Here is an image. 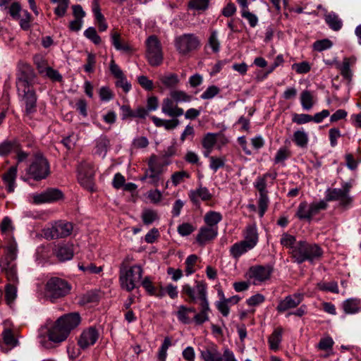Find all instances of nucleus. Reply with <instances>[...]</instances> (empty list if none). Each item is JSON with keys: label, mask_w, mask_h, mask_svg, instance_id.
Masks as SVG:
<instances>
[{"label": "nucleus", "mask_w": 361, "mask_h": 361, "mask_svg": "<svg viewBox=\"0 0 361 361\" xmlns=\"http://www.w3.org/2000/svg\"><path fill=\"white\" fill-rule=\"evenodd\" d=\"M80 316L78 312H72L59 317L48 331L49 340L54 343L65 341L71 331L80 323Z\"/></svg>", "instance_id": "1"}, {"label": "nucleus", "mask_w": 361, "mask_h": 361, "mask_svg": "<svg viewBox=\"0 0 361 361\" xmlns=\"http://www.w3.org/2000/svg\"><path fill=\"white\" fill-rule=\"evenodd\" d=\"M323 253V250L319 245L309 243L306 240H300L293 251V258L298 264H302L305 261L312 264L319 260Z\"/></svg>", "instance_id": "2"}, {"label": "nucleus", "mask_w": 361, "mask_h": 361, "mask_svg": "<svg viewBox=\"0 0 361 361\" xmlns=\"http://www.w3.org/2000/svg\"><path fill=\"white\" fill-rule=\"evenodd\" d=\"M141 266L135 264L127 266L123 262L119 269V282L122 289L131 292L139 287L142 276Z\"/></svg>", "instance_id": "3"}, {"label": "nucleus", "mask_w": 361, "mask_h": 361, "mask_svg": "<svg viewBox=\"0 0 361 361\" xmlns=\"http://www.w3.org/2000/svg\"><path fill=\"white\" fill-rule=\"evenodd\" d=\"M16 87L19 97L25 105V112L30 115L37 111V97L32 82L27 78H20L16 81Z\"/></svg>", "instance_id": "4"}, {"label": "nucleus", "mask_w": 361, "mask_h": 361, "mask_svg": "<svg viewBox=\"0 0 361 361\" xmlns=\"http://www.w3.org/2000/svg\"><path fill=\"white\" fill-rule=\"evenodd\" d=\"M71 290V285L65 279L51 277L47 280L44 287L45 297L51 302L67 295Z\"/></svg>", "instance_id": "5"}, {"label": "nucleus", "mask_w": 361, "mask_h": 361, "mask_svg": "<svg viewBox=\"0 0 361 361\" xmlns=\"http://www.w3.org/2000/svg\"><path fill=\"white\" fill-rule=\"evenodd\" d=\"M350 185L345 183L342 188H328L325 192V201H338L339 205L345 209H349L353 199L349 195Z\"/></svg>", "instance_id": "6"}, {"label": "nucleus", "mask_w": 361, "mask_h": 361, "mask_svg": "<svg viewBox=\"0 0 361 361\" xmlns=\"http://www.w3.org/2000/svg\"><path fill=\"white\" fill-rule=\"evenodd\" d=\"M146 58L152 66H159L164 59L162 47L155 35H151L146 39Z\"/></svg>", "instance_id": "7"}, {"label": "nucleus", "mask_w": 361, "mask_h": 361, "mask_svg": "<svg viewBox=\"0 0 361 361\" xmlns=\"http://www.w3.org/2000/svg\"><path fill=\"white\" fill-rule=\"evenodd\" d=\"M196 288L199 295L200 301V311L196 313L193 317L195 323L197 325L202 324L209 320V312L210 311L209 302L207 300V284L203 281L197 282Z\"/></svg>", "instance_id": "8"}, {"label": "nucleus", "mask_w": 361, "mask_h": 361, "mask_svg": "<svg viewBox=\"0 0 361 361\" xmlns=\"http://www.w3.org/2000/svg\"><path fill=\"white\" fill-rule=\"evenodd\" d=\"M174 44L180 55L186 56L200 47V40L193 33H185L175 38Z\"/></svg>", "instance_id": "9"}, {"label": "nucleus", "mask_w": 361, "mask_h": 361, "mask_svg": "<svg viewBox=\"0 0 361 361\" xmlns=\"http://www.w3.org/2000/svg\"><path fill=\"white\" fill-rule=\"evenodd\" d=\"M27 173L35 180L47 178L49 174V165L47 160L41 154H36L27 169Z\"/></svg>", "instance_id": "10"}, {"label": "nucleus", "mask_w": 361, "mask_h": 361, "mask_svg": "<svg viewBox=\"0 0 361 361\" xmlns=\"http://www.w3.org/2000/svg\"><path fill=\"white\" fill-rule=\"evenodd\" d=\"M200 355L204 361H237L231 350L225 348L222 354L214 344H211L201 350Z\"/></svg>", "instance_id": "11"}, {"label": "nucleus", "mask_w": 361, "mask_h": 361, "mask_svg": "<svg viewBox=\"0 0 361 361\" xmlns=\"http://www.w3.org/2000/svg\"><path fill=\"white\" fill-rule=\"evenodd\" d=\"M94 169L91 163L83 161L78 166V180L81 185L89 190L94 188Z\"/></svg>", "instance_id": "12"}, {"label": "nucleus", "mask_w": 361, "mask_h": 361, "mask_svg": "<svg viewBox=\"0 0 361 361\" xmlns=\"http://www.w3.org/2000/svg\"><path fill=\"white\" fill-rule=\"evenodd\" d=\"M73 230L72 223L60 220L54 222L50 228H48L45 235L51 239L62 238L69 236Z\"/></svg>", "instance_id": "13"}, {"label": "nucleus", "mask_w": 361, "mask_h": 361, "mask_svg": "<svg viewBox=\"0 0 361 361\" xmlns=\"http://www.w3.org/2000/svg\"><path fill=\"white\" fill-rule=\"evenodd\" d=\"M272 272L273 268L269 265H255L249 269L247 276L254 285H259L269 280Z\"/></svg>", "instance_id": "14"}, {"label": "nucleus", "mask_w": 361, "mask_h": 361, "mask_svg": "<svg viewBox=\"0 0 361 361\" xmlns=\"http://www.w3.org/2000/svg\"><path fill=\"white\" fill-rule=\"evenodd\" d=\"M109 69L111 74L116 79L115 82L116 87L122 88L126 93L130 92L132 88L130 82L128 81L123 71L114 60L110 61Z\"/></svg>", "instance_id": "15"}, {"label": "nucleus", "mask_w": 361, "mask_h": 361, "mask_svg": "<svg viewBox=\"0 0 361 361\" xmlns=\"http://www.w3.org/2000/svg\"><path fill=\"white\" fill-rule=\"evenodd\" d=\"M304 293H295L286 296L281 300L276 307L279 312H285L288 310L297 307L303 300Z\"/></svg>", "instance_id": "16"}, {"label": "nucleus", "mask_w": 361, "mask_h": 361, "mask_svg": "<svg viewBox=\"0 0 361 361\" xmlns=\"http://www.w3.org/2000/svg\"><path fill=\"white\" fill-rule=\"evenodd\" d=\"M277 176L278 174L276 171L267 172L262 176H257L253 183V185L258 192L269 193L267 188L271 187L274 185Z\"/></svg>", "instance_id": "17"}, {"label": "nucleus", "mask_w": 361, "mask_h": 361, "mask_svg": "<svg viewBox=\"0 0 361 361\" xmlns=\"http://www.w3.org/2000/svg\"><path fill=\"white\" fill-rule=\"evenodd\" d=\"M63 194L58 189L51 188L42 193L35 194L33 200L36 204L51 202L61 199Z\"/></svg>", "instance_id": "18"}, {"label": "nucleus", "mask_w": 361, "mask_h": 361, "mask_svg": "<svg viewBox=\"0 0 361 361\" xmlns=\"http://www.w3.org/2000/svg\"><path fill=\"white\" fill-rule=\"evenodd\" d=\"M99 337V333L96 329L90 327L82 331L79 340L78 345L82 349H86L94 345Z\"/></svg>", "instance_id": "19"}, {"label": "nucleus", "mask_w": 361, "mask_h": 361, "mask_svg": "<svg viewBox=\"0 0 361 361\" xmlns=\"http://www.w3.org/2000/svg\"><path fill=\"white\" fill-rule=\"evenodd\" d=\"M190 201L195 205H200V201L206 202L212 200V195L207 188L202 185L195 190H191L188 193Z\"/></svg>", "instance_id": "20"}, {"label": "nucleus", "mask_w": 361, "mask_h": 361, "mask_svg": "<svg viewBox=\"0 0 361 361\" xmlns=\"http://www.w3.org/2000/svg\"><path fill=\"white\" fill-rule=\"evenodd\" d=\"M163 114L171 117H178L183 114L184 111L170 97L164 98L161 104Z\"/></svg>", "instance_id": "21"}, {"label": "nucleus", "mask_w": 361, "mask_h": 361, "mask_svg": "<svg viewBox=\"0 0 361 361\" xmlns=\"http://www.w3.org/2000/svg\"><path fill=\"white\" fill-rule=\"evenodd\" d=\"M180 82V78L176 73H166L159 75L157 84H161L166 89L173 90L179 85Z\"/></svg>", "instance_id": "22"}, {"label": "nucleus", "mask_w": 361, "mask_h": 361, "mask_svg": "<svg viewBox=\"0 0 361 361\" xmlns=\"http://www.w3.org/2000/svg\"><path fill=\"white\" fill-rule=\"evenodd\" d=\"M243 241L252 249L257 245L259 241V235L256 224H248L243 233Z\"/></svg>", "instance_id": "23"}, {"label": "nucleus", "mask_w": 361, "mask_h": 361, "mask_svg": "<svg viewBox=\"0 0 361 361\" xmlns=\"http://www.w3.org/2000/svg\"><path fill=\"white\" fill-rule=\"evenodd\" d=\"M219 231L207 226L200 228L196 237L197 243L200 245H205L207 242L214 240L218 235Z\"/></svg>", "instance_id": "24"}, {"label": "nucleus", "mask_w": 361, "mask_h": 361, "mask_svg": "<svg viewBox=\"0 0 361 361\" xmlns=\"http://www.w3.org/2000/svg\"><path fill=\"white\" fill-rule=\"evenodd\" d=\"M54 252L57 258L61 262L71 259L74 253L71 244H59Z\"/></svg>", "instance_id": "25"}, {"label": "nucleus", "mask_w": 361, "mask_h": 361, "mask_svg": "<svg viewBox=\"0 0 361 361\" xmlns=\"http://www.w3.org/2000/svg\"><path fill=\"white\" fill-rule=\"evenodd\" d=\"M148 166L149 183L157 185L160 179L159 176L161 173V171L157 169V157L155 155L150 157L148 161Z\"/></svg>", "instance_id": "26"}, {"label": "nucleus", "mask_w": 361, "mask_h": 361, "mask_svg": "<svg viewBox=\"0 0 361 361\" xmlns=\"http://www.w3.org/2000/svg\"><path fill=\"white\" fill-rule=\"evenodd\" d=\"M222 219L223 216L220 212L212 210L207 212L203 218L205 226L216 228L217 231H219L218 224Z\"/></svg>", "instance_id": "27"}, {"label": "nucleus", "mask_w": 361, "mask_h": 361, "mask_svg": "<svg viewBox=\"0 0 361 361\" xmlns=\"http://www.w3.org/2000/svg\"><path fill=\"white\" fill-rule=\"evenodd\" d=\"M17 175V166H11L3 176L8 192H13L16 188V178Z\"/></svg>", "instance_id": "28"}, {"label": "nucleus", "mask_w": 361, "mask_h": 361, "mask_svg": "<svg viewBox=\"0 0 361 361\" xmlns=\"http://www.w3.org/2000/svg\"><path fill=\"white\" fill-rule=\"evenodd\" d=\"M343 309L346 314H356L361 310V300L349 298L343 301Z\"/></svg>", "instance_id": "29"}, {"label": "nucleus", "mask_w": 361, "mask_h": 361, "mask_svg": "<svg viewBox=\"0 0 361 361\" xmlns=\"http://www.w3.org/2000/svg\"><path fill=\"white\" fill-rule=\"evenodd\" d=\"M283 329L282 327L276 328L268 338V343L271 350L276 351L279 348V345L282 341V334Z\"/></svg>", "instance_id": "30"}, {"label": "nucleus", "mask_w": 361, "mask_h": 361, "mask_svg": "<svg viewBox=\"0 0 361 361\" xmlns=\"http://www.w3.org/2000/svg\"><path fill=\"white\" fill-rule=\"evenodd\" d=\"M354 63L355 59L350 58H344L342 64L336 63V68L340 70L341 75L348 81L351 80L353 75L350 66Z\"/></svg>", "instance_id": "31"}, {"label": "nucleus", "mask_w": 361, "mask_h": 361, "mask_svg": "<svg viewBox=\"0 0 361 361\" xmlns=\"http://www.w3.org/2000/svg\"><path fill=\"white\" fill-rule=\"evenodd\" d=\"M310 211V204L305 201L301 202L298 205L295 216L300 220H306L310 222L312 219Z\"/></svg>", "instance_id": "32"}, {"label": "nucleus", "mask_w": 361, "mask_h": 361, "mask_svg": "<svg viewBox=\"0 0 361 361\" xmlns=\"http://www.w3.org/2000/svg\"><path fill=\"white\" fill-rule=\"evenodd\" d=\"M251 250H252V247L241 240L234 243L231 247L230 254L233 258L238 259L241 255Z\"/></svg>", "instance_id": "33"}, {"label": "nucleus", "mask_w": 361, "mask_h": 361, "mask_svg": "<svg viewBox=\"0 0 361 361\" xmlns=\"http://www.w3.org/2000/svg\"><path fill=\"white\" fill-rule=\"evenodd\" d=\"M324 20L329 27L334 31L340 30L343 26L341 19L334 12H330L325 15Z\"/></svg>", "instance_id": "34"}, {"label": "nucleus", "mask_w": 361, "mask_h": 361, "mask_svg": "<svg viewBox=\"0 0 361 361\" xmlns=\"http://www.w3.org/2000/svg\"><path fill=\"white\" fill-rule=\"evenodd\" d=\"M109 140L105 135H102L96 140L95 153L102 158L105 157L109 147Z\"/></svg>", "instance_id": "35"}, {"label": "nucleus", "mask_w": 361, "mask_h": 361, "mask_svg": "<svg viewBox=\"0 0 361 361\" xmlns=\"http://www.w3.org/2000/svg\"><path fill=\"white\" fill-rule=\"evenodd\" d=\"M195 309L193 307H187L185 305H180L176 312L178 319L185 324H190L192 320L189 317L190 313H195Z\"/></svg>", "instance_id": "36"}, {"label": "nucleus", "mask_w": 361, "mask_h": 361, "mask_svg": "<svg viewBox=\"0 0 361 361\" xmlns=\"http://www.w3.org/2000/svg\"><path fill=\"white\" fill-rule=\"evenodd\" d=\"M0 267L1 268V271L5 274L8 281L12 283H15L18 281L16 269L13 264H8L6 262H0Z\"/></svg>", "instance_id": "37"}, {"label": "nucleus", "mask_w": 361, "mask_h": 361, "mask_svg": "<svg viewBox=\"0 0 361 361\" xmlns=\"http://www.w3.org/2000/svg\"><path fill=\"white\" fill-rule=\"evenodd\" d=\"M169 95L176 104L190 102L192 99V97L185 91L176 90V88L171 90Z\"/></svg>", "instance_id": "38"}, {"label": "nucleus", "mask_w": 361, "mask_h": 361, "mask_svg": "<svg viewBox=\"0 0 361 361\" xmlns=\"http://www.w3.org/2000/svg\"><path fill=\"white\" fill-rule=\"evenodd\" d=\"M293 140L298 147L306 148L309 142V136L303 129L298 130L294 132Z\"/></svg>", "instance_id": "39"}, {"label": "nucleus", "mask_w": 361, "mask_h": 361, "mask_svg": "<svg viewBox=\"0 0 361 361\" xmlns=\"http://www.w3.org/2000/svg\"><path fill=\"white\" fill-rule=\"evenodd\" d=\"M18 150V142L16 140H5L0 144V156H5L12 152Z\"/></svg>", "instance_id": "40"}, {"label": "nucleus", "mask_w": 361, "mask_h": 361, "mask_svg": "<svg viewBox=\"0 0 361 361\" xmlns=\"http://www.w3.org/2000/svg\"><path fill=\"white\" fill-rule=\"evenodd\" d=\"M297 243L298 242L296 241V238L294 235L288 233H283L281 235L280 239L281 245L286 248L290 249L291 250L290 253L292 255L293 251L295 248Z\"/></svg>", "instance_id": "41"}, {"label": "nucleus", "mask_w": 361, "mask_h": 361, "mask_svg": "<svg viewBox=\"0 0 361 361\" xmlns=\"http://www.w3.org/2000/svg\"><path fill=\"white\" fill-rule=\"evenodd\" d=\"M209 5V0H190L188 2V9L202 13L205 11Z\"/></svg>", "instance_id": "42"}, {"label": "nucleus", "mask_w": 361, "mask_h": 361, "mask_svg": "<svg viewBox=\"0 0 361 361\" xmlns=\"http://www.w3.org/2000/svg\"><path fill=\"white\" fill-rule=\"evenodd\" d=\"M300 103L304 110H310L314 106L313 95L308 90H304L300 94Z\"/></svg>", "instance_id": "43"}, {"label": "nucleus", "mask_w": 361, "mask_h": 361, "mask_svg": "<svg viewBox=\"0 0 361 361\" xmlns=\"http://www.w3.org/2000/svg\"><path fill=\"white\" fill-rule=\"evenodd\" d=\"M111 43L116 49L123 51L124 52H129L131 51V47L126 43H122L120 39V35L117 32L111 33Z\"/></svg>", "instance_id": "44"}, {"label": "nucleus", "mask_w": 361, "mask_h": 361, "mask_svg": "<svg viewBox=\"0 0 361 361\" xmlns=\"http://www.w3.org/2000/svg\"><path fill=\"white\" fill-rule=\"evenodd\" d=\"M257 203L259 207V216L262 217L264 215L269 204L268 193L259 192Z\"/></svg>", "instance_id": "45"}, {"label": "nucleus", "mask_w": 361, "mask_h": 361, "mask_svg": "<svg viewBox=\"0 0 361 361\" xmlns=\"http://www.w3.org/2000/svg\"><path fill=\"white\" fill-rule=\"evenodd\" d=\"M197 282L199 281H197L195 282V285L197 284ZM182 293L188 295L192 302H196L197 300H199V295L196 286L193 288L190 285L185 283L182 286Z\"/></svg>", "instance_id": "46"}, {"label": "nucleus", "mask_w": 361, "mask_h": 361, "mask_svg": "<svg viewBox=\"0 0 361 361\" xmlns=\"http://www.w3.org/2000/svg\"><path fill=\"white\" fill-rule=\"evenodd\" d=\"M17 288L13 283H8L5 287V298L8 305H11L16 298Z\"/></svg>", "instance_id": "47"}, {"label": "nucleus", "mask_w": 361, "mask_h": 361, "mask_svg": "<svg viewBox=\"0 0 361 361\" xmlns=\"http://www.w3.org/2000/svg\"><path fill=\"white\" fill-rule=\"evenodd\" d=\"M17 248L16 245L11 243L6 248L5 257L0 259V262H6L10 264L16 258Z\"/></svg>", "instance_id": "48"}, {"label": "nucleus", "mask_w": 361, "mask_h": 361, "mask_svg": "<svg viewBox=\"0 0 361 361\" xmlns=\"http://www.w3.org/2000/svg\"><path fill=\"white\" fill-rule=\"evenodd\" d=\"M84 36L90 39L94 44H99L102 42V39L97 34L96 29L93 27H90L84 31Z\"/></svg>", "instance_id": "49"}, {"label": "nucleus", "mask_w": 361, "mask_h": 361, "mask_svg": "<svg viewBox=\"0 0 361 361\" xmlns=\"http://www.w3.org/2000/svg\"><path fill=\"white\" fill-rule=\"evenodd\" d=\"M290 156V151L286 147H281L274 157V164H281L285 165L284 161Z\"/></svg>", "instance_id": "50"}, {"label": "nucleus", "mask_w": 361, "mask_h": 361, "mask_svg": "<svg viewBox=\"0 0 361 361\" xmlns=\"http://www.w3.org/2000/svg\"><path fill=\"white\" fill-rule=\"evenodd\" d=\"M197 259L198 257L196 255H190L186 258L185 262V271L187 276H190L195 271L194 267L197 261Z\"/></svg>", "instance_id": "51"}, {"label": "nucleus", "mask_w": 361, "mask_h": 361, "mask_svg": "<svg viewBox=\"0 0 361 361\" xmlns=\"http://www.w3.org/2000/svg\"><path fill=\"white\" fill-rule=\"evenodd\" d=\"M2 336L4 343L10 346L11 348L17 345L18 341L14 338L13 332L11 329H5L2 333Z\"/></svg>", "instance_id": "52"}, {"label": "nucleus", "mask_w": 361, "mask_h": 361, "mask_svg": "<svg viewBox=\"0 0 361 361\" xmlns=\"http://www.w3.org/2000/svg\"><path fill=\"white\" fill-rule=\"evenodd\" d=\"M317 287L320 290L329 291L334 293H338V286L336 281L320 282L317 283Z\"/></svg>", "instance_id": "53"}, {"label": "nucleus", "mask_w": 361, "mask_h": 361, "mask_svg": "<svg viewBox=\"0 0 361 361\" xmlns=\"http://www.w3.org/2000/svg\"><path fill=\"white\" fill-rule=\"evenodd\" d=\"M142 219L145 224L149 225L158 219V215L154 210L145 209L142 214Z\"/></svg>", "instance_id": "54"}, {"label": "nucleus", "mask_w": 361, "mask_h": 361, "mask_svg": "<svg viewBox=\"0 0 361 361\" xmlns=\"http://www.w3.org/2000/svg\"><path fill=\"white\" fill-rule=\"evenodd\" d=\"M78 268L80 270L82 271L85 274H99L102 271V267H97L95 264L90 263L87 265H85L82 263L78 264Z\"/></svg>", "instance_id": "55"}, {"label": "nucleus", "mask_w": 361, "mask_h": 361, "mask_svg": "<svg viewBox=\"0 0 361 361\" xmlns=\"http://www.w3.org/2000/svg\"><path fill=\"white\" fill-rule=\"evenodd\" d=\"M208 44L214 52L216 53L220 50V42L218 39V32L213 30L208 39Z\"/></svg>", "instance_id": "56"}, {"label": "nucleus", "mask_w": 361, "mask_h": 361, "mask_svg": "<svg viewBox=\"0 0 361 361\" xmlns=\"http://www.w3.org/2000/svg\"><path fill=\"white\" fill-rule=\"evenodd\" d=\"M327 203L325 200H319L318 202H313L310 204V213L312 217L318 214L320 211L326 209Z\"/></svg>", "instance_id": "57"}, {"label": "nucleus", "mask_w": 361, "mask_h": 361, "mask_svg": "<svg viewBox=\"0 0 361 361\" xmlns=\"http://www.w3.org/2000/svg\"><path fill=\"white\" fill-rule=\"evenodd\" d=\"M216 143V135L208 133L202 139V146L204 149H213Z\"/></svg>", "instance_id": "58"}, {"label": "nucleus", "mask_w": 361, "mask_h": 361, "mask_svg": "<svg viewBox=\"0 0 361 361\" xmlns=\"http://www.w3.org/2000/svg\"><path fill=\"white\" fill-rule=\"evenodd\" d=\"M240 13L242 17L248 21L251 27H255L257 26L259 19L255 14L251 13L248 8L246 10H241Z\"/></svg>", "instance_id": "59"}, {"label": "nucleus", "mask_w": 361, "mask_h": 361, "mask_svg": "<svg viewBox=\"0 0 361 361\" xmlns=\"http://www.w3.org/2000/svg\"><path fill=\"white\" fill-rule=\"evenodd\" d=\"M220 92V89L216 85L209 86L200 95L202 99H211Z\"/></svg>", "instance_id": "60"}, {"label": "nucleus", "mask_w": 361, "mask_h": 361, "mask_svg": "<svg viewBox=\"0 0 361 361\" xmlns=\"http://www.w3.org/2000/svg\"><path fill=\"white\" fill-rule=\"evenodd\" d=\"M292 121L298 125H302L312 121V116L306 114H293Z\"/></svg>", "instance_id": "61"}, {"label": "nucleus", "mask_w": 361, "mask_h": 361, "mask_svg": "<svg viewBox=\"0 0 361 361\" xmlns=\"http://www.w3.org/2000/svg\"><path fill=\"white\" fill-rule=\"evenodd\" d=\"M225 160L223 158L210 157H209V168L214 171L216 172L220 168L224 166Z\"/></svg>", "instance_id": "62"}, {"label": "nucleus", "mask_w": 361, "mask_h": 361, "mask_svg": "<svg viewBox=\"0 0 361 361\" xmlns=\"http://www.w3.org/2000/svg\"><path fill=\"white\" fill-rule=\"evenodd\" d=\"M265 301V297L261 293L252 295L246 300L248 306L255 307L262 304Z\"/></svg>", "instance_id": "63"}, {"label": "nucleus", "mask_w": 361, "mask_h": 361, "mask_svg": "<svg viewBox=\"0 0 361 361\" xmlns=\"http://www.w3.org/2000/svg\"><path fill=\"white\" fill-rule=\"evenodd\" d=\"M292 69L295 71L298 74H305L310 71L311 66L308 62L302 61L293 63L292 65Z\"/></svg>", "instance_id": "64"}]
</instances>
